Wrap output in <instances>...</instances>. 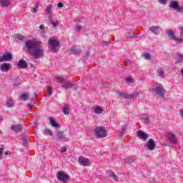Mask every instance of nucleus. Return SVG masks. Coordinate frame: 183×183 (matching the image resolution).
<instances>
[{"label": "nucleus", "mask_w": 183, "mask_h": 183, "mask_svg": "<svg viewBox=\"0 0 183 183\" xmlns=\"http://www.w3.org/2000/svg\"><path fill=\"white\" fill-rule=\"evenodd\" d=\"M40 46L41 41H39L35 39L26 41L24 44L28 54L31 55V56H34V59H38V58H42V56H44L45 49Z\"/></svg>", "instance_id": "f257e3e1"}, {"label": "nucleus", "mask_w": 183, "mask_h": 183, "mask_svg": "<svg viewBox=\"0 0 183 183\" xmlns=\"http://www.w3.org/2000/svg\"><path fill=\"white\" fill-rule=\"evenodd\" d=\"M153 92L156 94V97H159V98H164L167 89L164 88V86L161 83H156L154 86Z\"/></svg>", "instance_id": "f03ea898"}, {"label": "nucleus", "mask_w": 183, "mask_h": 183, "mask_svg": "<svg viewBox=\"0 0 183 183\" xmlns=\"http://www.w3.org/2000/svg\"><path fill=\"white\" fill-rule=\"evenodd\" d=\"M94 135L97 138H105L108 134L105 127L97 126L94 129Z\"/></svg>", "instance_id": "7ed1b4c3"}, {"label": "nucleus", "mask_w": 183, "mask_h": 183, "mask_svg": "<svg viewBox=\"0 0 183 183\" xmlns=\"http://www.w3.org/2000/svg\"><path fill=\"white\" fill-rule=\"evenodd\" d=\"M56 177L57 179H59V181L62 182L63 183H66V181H69V179H70L69 175L61 171H59L57 172Z\"/></svg>", "instance_id": "20e7f679"}, {"label": "nucleus", "mask_w": 183, "mask_h": 183, "mask_svg": "<svg viewBox=\"0 0 183 183\" xmlns=\"http://www.w3.org/2000/svg\"><path fill=\"white\" fill-rule=\"evenodd\" d=\"M117 94L119 98H124V99H134V97H138V93L128 94V93L125 92H119Z\"/></svg>", "instance_id": "39448f33"}, {"label": "nucleus", "mask_w": 183, "mask_h": 183, "mask_svg": "<svg viewBox=\"0 0 183 183\" xmlns=\"http://www.w3.org/2000/svg\"><path fill=\"white\" fill-rule=\"evenodd\" d=\"M48 44L51 46V52H56V48L59 46V41L53 39H49Z\"/></svg>", "instance_id": "423d86ee"}, {"label": "nucleus", "mask_w": 183, "mask_h": 183, "mask_svg": "<svg viewBox=\"0 0 183 183\" xmlns=\"http://www.w3.org/2000/svg\"><path fill=\"white\" fill-rule=\"evenodd\" d=\"M78 162L79 165H82L83 167H89V165H91L89 159H86L84 157H79Z\"/></svg>", "instance_id": "0eeeda50"}, {"label": "nucleus", "mask_w": 183, "mask_h": 183, "mask_svg": "<svg viewBox=\"0 0 183 183\" xmlns=\"http://www.w3.org/2000/svg\"><path fill=\"white\" fill-rule=\"evenodd\" d=\"M155 149V141L153 139L148 140L146 151H154Z\"/></svg>", "instance_id": "6e6552de"}, {"label": "nucleus", "mask_w": 183, "mask_h": 183, "mask_svg": "<svg viewBox=\"0 0 183 183\" xmlns=\"http://www.w3.org/2000/svg\"><path fill=\"white\" fill-rule=\"evenodd\" d=\"M56 137L55 141H62L66 138V134H64V131L59 130L56 132Z\"/></svg>", "instance_id": "1a4fd4ad"}, {"label": "nucleus", "mask_w": 183, "mask_h": 183, "mask_svg": "<svg viewBox=\"0 0 183 183\" xmlns=\"http://www.w3.org/2000/svg\"><path fill=\"white\" fill-rule=\"evenodd\" d=\"M167 139L170 141L171 144H173L174 145H177V144H178V139L174 133H169Z\"/></svg>", "instance_id": "9d476101"}, {"label": "nucleus", "mask_w": 183, "mask_h": 183, "mask_svg": "<svg viewBox=\"0 0 183 183\" xmlns=\"http://www.w3.org/2000/svg\"><path fill=\"white\" fill-rule=\"evenodd\" d=\"M137 137L139 139H142V141H147L149 138V135L141 130L137 132Z\"/></svg>", "instance_id": "9b49d317"}, {"label": "nucleus", "mask_w": 183, "mask_h": 183, "mask_svg": "<svg viewBox=\"0 0 183 183\" xmlns=\"http://www.w3.org/2000/svg\"><path fill=\"white\" fill-rule=\"evenodd\" d=\"M1 59L3 62L6 61H12L14 59V55H12L11 52H6L4 55L1 56Z\"/></svg>", "instance_id": "f8f14e48"}, {"label": "nucleus", "mask_w": 183, "mask_h": 183, "mask_svg": "<svg viewBox=\"0 0 183 183\" xmlns=\"http://www.w3.org/2000/svg\"><path fill=\"white\" fill-rule=\"evenodd\" d=\"M23 128H22V125L21 124H12L11 126V130L14 131V132H16V134H18V132H21L22 131Z\"/></svg>", "instance_id": "ddd939ff"}, {"label": "nucleus", "mask_w": 183, "mask_h": 183, "mask_svg": "<svg viewBox=\"0 0 183 183\" xmlns=\"http://www.w3.org/2000/svg\"><path fill=\"white\" fill-rule=\"evenodd\" d=\"M17 66L21 69H26V68H28V63L21 59L19 61Z\"/></svg>", "instance_id": "4468645a"}, {"label": "nucleus", "mask_w": 183, "mask_h": 183, "mask_svg": "<svg viewBox=\"0 0 183 183\" xmlns=\"http://www.w3.org/2000/svg\"><path fill=\"white\" fill-rule=\"evenodd\" d=\"M9 69H11V64L3 63L1 64V71H2V72H8Z\"/></svg>", "instance_id": "2eb2a0df"}, {"label": "nucleus", "mask_w": 183, "mask_h": 183, "mask_svg": "<svg viewBox=\"0 0 183 183\" xmlns=\"http://www.w3.org/2000/svg\"><path fill=\"white\" fill-rule=\"evenodd\" d=\"M149 31L154 34V35H159V33L161 32V30L159 29V27L157 26H152L149 27Z\"/></svg>", "instance_id": "dca6fc26"}, {"label": "nucleus", "mask_w": 183, "mask_h": 183, "mask_svg": "<svg viewBox=\"0 0 183 183\" xmlns=\"http://www.w3.org/2000/svg\"><path fill=\"white\" fill-rule=\"evenodd\" d=\"M0 5L3 8H8L11 5V0H0Z\"/></svg>", "instance_id": "f3484780"}, {"label": "nucleus", "mask_w": 183, "mask_h": 183, "mask_svg": "<svg viewBox=\"0 0 183 183\" xmlns=\"http://www.w3.org/2000/svg\"><path fill=\"white\" fill-rule=\"evenodd\" d=\"M170 8H172L173 9H178L179 6V2L178 1H172L169 4Z\"/></svg>", "instance_id": "a211bd4d"}, {"label": "nucleus", "mask_w": 183, "mask_h": 183, "mask_svg": "<svg viewBox=\"0 0 183 183\" xmlns=\"http://www.w3.org/2000/svg\"><path fill=\"white\" fill-rule=\"evenodd\" d=\"M49 121L51 123V127H53V128H61V126L59 125V124L56 123V122H55V119H54V117H50L49 118Z\"/></svg>", "instance_id": "6ab92c4d"}, {"label": "nucleus", "mask_w": 183, "mask_h": 183, "mask_svg": "<svg viewBox=\"0 0 183 183\" xmlns=\"http://www.w3.org/2000/svg\"><path fill=\"white\" fill-rule=\"evenodd\" d=\"M70 51L73 55H78L81 52L80 49H76L75 46L71 47Z\"/></svg>", "instance_id": "aec40b11"}, {"label": "nucleus", "mask_w": 183, "mask_h": 183, "mask_svg": "<svg viewBox=\"0 0 183 183\" xmlns=\"http://www.w3.org/2000/svg\"><path fill=\"white\" fill-rule=\"evenodd\" d=\"M176 63L179 64V62H182L183 61V54L180 53H176Z\"/></svg>", "instance_id": "412c9836"}, {"label": "nucleus", "mask_w": 183, "mask_h": 183, "mask_svg": "<svg viewBox=\"0 0 183 183\" xmlns=\"http://www.w3.org/2000/svg\"><path fill=\"white\" fill-rule=\"evenodd\" d=\"M74 86V84L71 81H67L64 84H61L62 88H65L66 89H69V88H72Z\"/></svg>", "instance_id": "4be33fe9"}, {"label": "nucleus", "mask_w": 183, "mask_h": 183, "mask_svg": "<svg viewBox=\"0 0 183 183\" xmlns=\"http://www.w3.org/2000/svg\"><path fill=\"white\" fill-rule=\"evenodd\" d=\"M52 8H54V5L49 4L46 9V14L47 15H51L52 14Z\"/></svg>", "instance_id": "5701e85b"}, {"label": "nucleus", "mask_w": 183, "mask_h": 183, "mask_svg": "<svg viewBox=\"0 0 183 183\" xmlns=\"http://www.w3.org/2000/svg\"><path fill=\"white\" fill-rule=\"evenodd\" d=\"M6 107H7V108H14V101L12 99L7 100L6 102Z\"/></svg>", "instance_id": "b1692460"}, {"label": "nucleus", "mask_w": 183, "mask_h": 183, "mask_svg": "<svg viewBox=\"0 0 183 183\" xmlns=\"http://www.w3.org/2000/svg\"><path fill=\"white\" fill-rule=\"evenodd\" d=\"M127 164H129V165H132V164L135 163V159L132 157H129L126 159Z\"/></svg>", "instance_id": "393cba45"}, {"label": "nucleus", "mask_w": 183, "mask_h": 183, "mask_svg": "<svg viewBox=\"0 0 183 183\" xmlns=\"http://www.w3.org/2000/svg\"><path fill=\"white\" fill-rule=\"evenodd\" d=\"M167 35H168V36H170L171 39H175V34H174L173 31L171 30H167L166 31Z\"/></svg>", "instance_id": "a878e982"}, {"label": "nucleus", "mask_w": 183, "mask_h": 183, "mask_svg": "<svg viewBox=\"0 0 183 183\" xmlns=\"http://www.w3.org/2000/svg\"><path fill=\"white\" fill-rule=\"evenodd\" d=\"M126 36L127 38H137V36H135V32L132 31L126 33Z\"/></svg>", "instance_id": "bb28decb"}, {"label": "nucleus", "mask_w": 183, "mask_h": 183, "mask_svg": "<svg viewBox=\"0 0 183 183\" xmlns=\"http://www.w3.org/2000/svg\"><path fill=\"white\" fill-rule=\"evenodd\" d=\"M142 120L144 124H149V118H148V116L147 114L142 115Z\"/></svg>", "instance_id": "cd10ccee"}, {"label": "nucleus", "mask_w": 183, "mask_h": 183, "mask_svg": "<svg viewBox=\"0 0 183 183\" xmlns=\"http://www.w3.org/2000/svg\"><path fill=\"white\" fill-rule=\"evenodd\" d=\"M157 73L159 76H160V78H164L165 76V73L164 72V69H159L157 70Z\"/></svg>", "instance_id": "c85d7f7f"}, {"label": "nucleus", "mask_w": 183, "mask_h": 183, "mask_svg": "<svg viewBox=\"0 0 183 183\" xmlns=\"http://www.w3.org/2000/svg\"><path fill=\"white\" fill-rule=\"evenodd\" d=\"M109 177H112L114 181H118V176H117V174L112 172L109 173Z\"/></svg>", "instance_id": "c756f323"}, {"label": "nucleus", "mask_w": 183, "mask_h": 183, "mask_svg": "<svg viewBox=\"0 0 183 183\" xmlns=\"http://www.w3.org/2000/svg\"><path fill=\"white\" fill-rule=\"evenodd\" d=\"M143 56H144L145 59L147 61H151V59L152 58V56H151V54L149 53H144Z\"/></svg>", "instance_id": "7c9ffc66"}, {"label": "nucleus", "mask_w": 183, "mask_h": 183, "mask_svg": "<svg viewBox=\"0 0 183 183\" xmlns=\"http://www.w3.org/2000/svg\"><path fill=\"white\" fill-rule=\"evenodd\" d=\"M16 38L19 41H24V39H26V36H24V35L20 34H16Z\"/></svg>", "instance_id": "2f4dec72"}, {"label": "nucleus", "mask_w": 183, "mask_h": 183, "mask_svg": "<svg viewBox=\"0 0 183 183\" xmlns=\"http://www.w3.org/2000/svg\"><path fill=\"white\" fill-rule=\"evenodd\" d=\"M94 113H95V114H102V108H101V107H97L94 109Z\"/></svg>", "instance_id": "473e14b6"}, {"label": "nucleus", "mask_w": 183, "mask_h": 183, "mask_svg": "<svg viewBox=\"0 0 183 183\" xmlns=\"http://www.w3.org/2000/svg\"><path fill=\"white\" fill-rule=\"evenodd\" d=\"M44 134H45V135H53L54 134V133L52 132V131H51V129H46V130H44Z\"/></svg>", "instance_id": "72a5a7b5"}, {"label": "nucleus", "mask_w": 183, "mask_h": 183, "mask_svg": "<svg viewBox=\"0 0 183 183\" xmlns=\"http://www.w3.org/2000/svg\"><path fill=\"white\" fill-rule=\"evenodd\" d=\"M29 99V96H28L26 94H23L21 95V99L23 101H28Z\"/></svg>", "instance_id": "f704fd0d"}, {"label": "nucleus", "mask_w": 183, "mask_h": 183, "mask_svg": "<svg viewBox=\"0 0 183 183\" xmlns=\"http://www.w3.org/2000/svg\"><path fill=\"white\" fill-rule=\"evenodd\" d=\"M39 8V4H35V7L33 8V13H34V14H36V12H38Z\"/></svg>", "instance_id": "c9c22d12"}, {"label": "nucleus", "mask_w": 183, "mask_h": 183, "mask_svg": "<svg viewBox=\"0 0 183 183\" xmlns=\"http://www.w3.org/2000/svg\"><path fill=\"white\" fill-rule=\"evenodd\" d=\"M50 24L53 25V27L55 28L58 26V21H54L52 19H50Z\"/></svg>", "instance_id": "e433bc0d"}, {"label": "nucleus", "mask_w": 183, "mask_h": 183, "mask_svg": "<svg viewBox=\"0 0 183 183\" xmlns=\"http://www.w3.org/2000/svg\"><path fill=\"white\" fill-rule=\"evenodd\" d=\"M62 112L64 114V115H69V111H68V109L66 107H63Z\"/></svg>", "instance_id": "4c0bfd02"}, {"label": "nucleus", "mask_w": 183, "mask_h": 183, "mask_svg": "<svg viewBox=\"0 0 183 183\" xmlns=\"http://www.w3.org/2000/svg\"><path fill=\"white\" fill-rule=\"evenodd\" d=\"M13 84L14 86H19V81L18 80V79H14Z\"/></svg>", "instance_id": "58836bf2"}, {"label": "nucleus", "mask_w": 183, "mask_h": 183, "mask_svg": "<svg viewBox=\"0 0 183 183\" xmlns=\"http://www.w3.org/2000/svg\"><path fill=\"white\" fill-rule=\"evenodd\" d=\"M55 79L59 80V82H65V79L61 77V76H56Z\"/></svg>", "instance_id": "ea45409f"}, {"label": "nucleus", "mask_w": 183, "mask_h": 183, "mask_svg": "<svg viewBox=\"0 0 183 183\" xmlns=\"http://www.w3.org/2000/svg\"><path fill=\"white\" fill-rule=\"evenodd\" d=\"M67 151H68V148L66 146L61 147V149H60L61 152H66Z\"/></svg>", "instance_id": "a19ab883"}, {"label": "nucleus", "mask_w": 183, "mask_h": 183, "mask_svg": "<svg viewBox=\"0 0 183 183\" xmlns=\"http://www.w3.org/2000/svg\"><path fill=\"white\" fill-rule=\"evenodd\" d=\"M109 44H110V41H103L101 42V45L102 46H107V45H108Z\"/></svg>", "instance_id": "79ce46f5"}, {"label": "nucleus", "mask_w": 183, "mask_h": 183, "mask_svg": "<svg viewBox=\"0 0 183 183\" xmlns=\"http://www.w3.org/2000/svg\"><path fill=\"white\" fill-rule=\"evenodd\" d=\"M81 29H82V26L81 25H79V24H76V31L79 32L81 31Z\"/></svg>", "instance_id": "37998d69"}, {"label": "nucleus", "mask_w": 183, "mask_h": 183, "mask_svg": "<svg viewBox=\"0 0 183 183\" xmlns=\"http://www.w3.org/2000/svg\"><path fill=\"white\" fill-rule=\"evenodd\" d=\"M39 31L40 32V34L41 35V36L43 38H45V35H46V32H45V30H39Z\"/></svg>", "instance_id": "c03bdc74"}, {"label": "nucleus", "mask_w": 183, "mask_h": 183, "mask_svg": "<svg viewBox=\"0 0 183 183\" xmlns=\"http://www.w3.org/2000/svg\"><path fill=\"white\" fill-rule=\"evenodd\" d=\"M174 41H177V42H179L180 44L183 42V39L182 38H177L174 37Z\"/></svg>", "instance_id": "a18cd8bd"}, {"label": "nucleus", "mask_w": 183, "mask_h": 183, "mask_svg": "<svg viewBox=\"0 0 183 183\" xmlns=\"http://www.w3.org/2000/svg\"><path fill=\"white\" fill-rule=\"evenodd\" d=\"M126 82L132 84V82H134V79H132V78H131V77H127V78H126Z\"/></svg>", "instance_id": "49530a36"}, {"label": "nucleus", "mask_w": 183, "mask_h": 183, "mask_svg": "<svg viewBox=\"0 0 183 183\" xmlns=\"http://www.w3.org/2000/svg\"><path fill=\"white\" fill-rule=\"evenodd\" d=\"M159 2L163 5H167V4H168V0H159Z\"/></svg>", "instance_id": "de8ad7c7"}, {"label": "nucleus", "mask_w": 183, "mask_h": 183, "mask_svg": "<svg viewBox=\"0 0 183 183\" xmlns=\"http://www.w3.org/2000/svg\"><path fill=\"white\" fill-rule=\"evenodd\" d=\"M175 11H177V12H179V13H182L183 12V6L180 7L179 6V7Z\"/></svg>", "instance_id": "09e8293b"}, {"label": "nucleus", "mask_w": 183, "mask_h": 183, "mask_svg": "<svg viewBox=\"0 0 183 183\" xmlns=\"http://www.w3.org/2000/svg\"><path fill=\"white\" fill-rule=\"evenodd\" d=\"M49 97H51L52 95V88L49 87L48 94Z\"/></svg>", "instance_id": "8fccbe9b"}, {"label": "nucleus", "mask_w": 183, "mask_h": 183, "mask_svg": "<svg viewBox=\"0 0 183 183\" xmlns=\"http://www.w3.org/2000/svg\"><path fill=\"white\" fill-rule=\"evenodd\" d=\"M39 28L40 31H44V30H45V25L41 24L39 26Z\"/></svg>", "instance_id": "3c124183"}, {"label": "nucleus", "mask_w": 183, "mask_h": 183, "mask_svg": "<svg viewBox=\"0 0 183 183\" xmlns=\"http://www.w3.org/2000/svg\"><path fill=\"white\" fill-rule=\"evenodd\" d=\"M57 6L58 8H64V4H62L61 2H59L57 4Z\"/></svg>", "instance_id": "603ef678"}, {"label": "nucleus", "mask_w": 183, "mask_h": 183, "mask_svg": "<svg viewBox=\"0 0 183 183\" xmlns=\"http://www.w3.org/2000/svg\"><path fill=\"white\" fill-rule=\"evenodd\" d=\"M162 147H168V141L165 140L162 144Z\"/></svg>", "instance_id": "864d4df0"}, {"label": "nucleus", "mask_w": 183, "mask_h": 183, "mask_svg": "<svg viewBox=\"0 0 183 183\" xmlns=\"http://www.w3.org/2000/svg\"><path fill=\"white\" fill-rule=\"evenodd\" d=\"M180 38H183V27H181L180 28Z\"/></svg>", "instance_id": "5fc2aeb1"}, {"label": "nucleus", "mask_w": 183, "mask_h": 183, "mask_svg": "<svg viewBox=\"0 0 183 183\" xmlns=\"http://www.w3.org/2000/svg\"><path fill=\"white\" fill-rule=\"evenodd\" d=\"M89 56V51H86L85 55L84 56V58H88Z\"/></svg>", "instance_id": "6e6d98bb"}, {"label": "nucleus", "mask_w": 183, "mask_h": 183, "mask_svg": "<svg viewBox=\"0 0 183 183\" xmlns=\"http://www.w3.org/2000/svg\"><path fill=\"white\" fill-rule=\"evenodd\" d=\"M4 154V148L0 147V155H2Z\"/></svg>", "instance_id": "4d7b16f0"}, {"label": "nucleus", "mask_w": 183, "mask_h": 183, "mask_svg": "<svg viewBox=\"0 0 183 183\" xmlns=\"http://www.w3.org/2000/svg\"><path fill=\"white\" fill-rule=\"evenodd\" d=\"M4 154L5 155H11V152L6 151V152H4Z\"/></svg>", "instance_id": "13d9d810"}, {"label": "nucleus", "mask_w": 183, "mask_h": 183, "mask_svg": "<svg viewBox=\"0 0 183 183\" xmlns=\"http://www.w3.org/2000/svg\"><path fill=\"white\" fill-rule=\"evenodd\" d=\"M27 107H28V108H29V109H32V105L28 104Z\"/></svg>", "instance_id": "bf43d9fd"}, {"label": "nucleus", "mask_w": 183, "mask_h": 183, "mask_svg": "<svg viewBox=\"0 0 183 183\" xmlns=\"http://www.w3.org/2000/svg\"><path fill=\"white\" fill-rule=\"evenodd\" d=\"M23 141H28V139H26V137H23Z\"/></svg>", "instance_id": "052dcab7"}, {"label": "nucleus", "mask_w": 183, "mask_h": 183, "mask_svg": "<svg viewBox=\"0 0 183 183\" xmlns=\"http://www.w3.org/2000/svg\"><path fill=\"white\" fill-rule=\"evenodd\" d=\"M1 62H4L2 60V56H0V64H1Z\"/></svg>", "instance_id": "680f3d73"}, {"label": "nucleus", "mask_w": 183, "mask_h": 183, "mask_svg": "<svg viewBox=\"0 0 183 183\" xmlns=\"http://www.w3.org/2000/svg\"><path fill=\"white\" fill-rule=\"evenodd\" d=\"M2 158H3L2 154H0V161L2 160Z\"/></svg>", "instance_id": "e2e57ef3"}, {"label": "nucleus", "mask_w": 183, "mask_h": 183, "mask_svg": "<svg viewBox=\"0 0 183 183\" xmlns=\"http://www.w3.org/2000/svg\"><path fill=\"white\" fill-rule=\"evenodd\" d=\"M74 22H79V20H74Z\"/></svg>", "instance_id": "0e129e2a"}, {"label": "nucleus", "mask_w": 183, "mask_h": 183, "mask_svg": "<svg viewBox=\"0 0 183 183\" xmlns=\"http://www.w3.org/2000/svg\"><path fill=\"white\" fill-rule=\"evenodd\" d=\"M125 130V129L124 128H123V131H124Z\"/></svg>", "instance_id": "69168bd1"}]
</instances>
